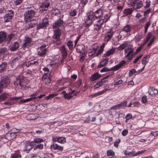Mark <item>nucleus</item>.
<instances>
[{"label": "nucleus", "mask_w": 158, "mask_h": 158, "mask_svg": "<svg viewBox=\"0 0 158 158\" xmlns=\"http://www.w3.org/2000/svg\"><path fill=\"white\" fill-rule=\"evenodd\" d=\"M7 66V63L6 62H3L0 64V73L5 71Z\"/></svg>", "instance_id": "nucleus-27"}, {"label": "nucleus", "mask_w": 158, "mask_h": 158, "mask_svg": "<svg viewBox=\"0 0 158 158\" xmlns=\"http://www.w3.org/2000/svg\"><path fill=\"white\" fill-rule=\"evenodd\" d=\"M22 0H15L14 3L16 5L20 4L22 2Z\"/></svg>", "instance_id": "nucleus-58"}, {"label": "nucleus", "mask_w": 158, "mask_h": 158, "mask_svg": "<svg viewBox=\"0 0 158 158\" xmlns=\"http://www.w3.org/2000/svg\"><path fill=\"white\" fill-rule=\"evenodd\" d=\"M103 10L101 9L97 10L94 13V16L96 18L102 19L103 18Z\"/></svg>", "instance_id": "nucleus-20"}, {"label": "nucleus", "mask_w": 158, "mask_h": 158, "mask_svg": "<svg viewBox=\"0 0 158 158\" xmlns=\"http://www.w3.org/2000/svg\"><path fill=\"white\" fill-rule=\"evenodd\" d=\"M11 100H10V99L9 100H8V101L4 102L3 103V105H8L9 106L11 105L12 104V102H10Z\"/></svg>", "instance_id": "nucleus-59"}, {"label": "nucleus", "mask_w": 158, "mask_h": 158, "mask_svg": "<svg viewBox=\"0 0 158 158\" xmlns=\"http://www.w3.org/2000/svg\"><path fill=\"white\" fill-rule=\"evenodd\" d=\"M131 29V27L130 25H127L124 26L123 28V31L126 32H128Z\"/></svg>", "instance_id": "nucleus-37"}, {"label": "nucleus", "mask_w": 158, "mask_h": 158, "mask_svg": "<svg viewBox=\"0 0 158 158\" xmlns=\"http://www.w3.org/2000/svg\"><path fill=\"white\" fill-rule=\"evenodd\" d=\"M31 23L26 25L25 27V29L28 30V29L32 28L35 27L36 24L37 23V21L35 19H34L32 21H30Z\"/></svg>", "instance_id": "nucleus-19"}, {"label": "nucleus", "mask_w": 158, "mask_h": 158, "mask_svg": "<svg viewBox=\"0 0 158 158\" xmlns=\"http://www.w3.org/2000/svg\"><path fill=\"white\" fill-rule=\"evenodd\" d=\"M128 133V130H123L122 132V134L123 135V136H125L126 135H127Z\"/></svg>", "instance_id": "nucleus-64"}, {"label": "nucleus", "mask_w": 158, "mask_h": 158, "mask_svg": "<svg viewBox=\"0 0 158 158\" xmlns=\"http://www.w3.org/2000/svg\"><path fill=\"white\" fill-rule=\"evenodd\" d=\"M132 6L136 10L140 8L142 6V2L139 0H131Z\"/></svg>", "instance_id": "nucleus-6"}, {"label": "nucleus", "mask_w": 158, "mask_h": 158, "mask_svg": "<svg viewBox=\"0 0 158 158\" xmlns=\"http://www.w3.org/2000/svg\"><path fill=\"white\" fill-rule=\"evenodd\" d=\"M24 145V151L27 153H28L31 150L32 148V147H30L29 143V141H26L23 144Z\"/></svg>", "instance_id": "nucleus-16"}, {"label": "nucleus", "mask_w": 158, "mask_h": 158, "mask_svg": "<svg viewBox=\"0 0 158 158\" xmlns=\"http://www.w3.org/2000/svg\"><path fill=\"white\" fill-rule=\"evenodd\" d=\"M43 145L42 144H40L36 146L34 148V150H36L37 148L42 149L43 148Z\"/></svg>", "instance_id": "nucleus-49"}, {"label": "nucleus", "mask_w": 158, "mask_h": 158, "mask_svg": "<svg viewBox=\"0 0 158 158\" xmlns=\"http://www.w3.org/2000/svg\"><path fill=\"white\" fill-rule=\"evenodd\" d=\"M5 136L7 138V139L9 140H10L15 138L16 136V135L11 132H10L9 131L8 133H6Z\"/></svg>", "instance_id": "nucleus-24"}, {"label": "nucleus", "mask_w": 158, "mask_h": 158, "mask_svg": "<svg viewBox=\"0 0 158 158\" xmlns=\"http://www.w3.org/2000/svg\"><path fill=\"white\" fill-rule=\"evenodd\" d=\"M77 11L76 10H73L69 13L70 15L72 16H74L77 15Z\"/></svg>", "instance_id": "nucleus-50"}, {"label": "nucleus", "mask_w": 158, "mask_h": 158, "mask_svg": "<svg viewBox=\"0 0 158 158\" xmlns=\"http://www.w3.org/2000/svg\"><path fill=\"white\" fill-rule=\"evenodd\" d=\"M104 91H101L99 92H98L97 93H95L94 94H93L92 95V96L93 97H97L98 96L100 95L103 94Z\"/></svg>", "instance_id": "nucleus-48"}, {"label": "nucleus", "mask_w": 158, "mask_h": 158, "mask_svg": "<svg viewBox=\"0 0 158 158\" xmlns=\"http://www.w3.org/2000/svg\"><path fill=\"white\" fill-rule=\"evenodd\" d=\"M113 34V32L111 31H109L107 33L105 37V40L108 42L109 40L112 37Z\"/></svg>", "instance_id": "nucleus-30"}, {"label": "nucleus", "mask_w": 158, "mask_h": 158, "mask_svg": "<svg viewBox=\"0 0 158 158\" xmlns=\"http://www.w3.org/2000/svg\"><path fill=\"white\" fill-rule=\"evenodd\" d=\"M6 51L7 49L5 47L0 49V57L2 56Z\"/></svg>", "instance_id": "nucleus-38"}, {"label": "nucleus", "mask_w": 158, "mask_h": 158, "mask_svg": "<svg viewBox=\"0 0 158 158\" xmlns=\"http://www.w3.org/2000/svg\"><path fill=\"white\" fill-rule=\"evenodd\" d=\"M60 50L62 54V56L64 58H65L67 56V52L64 46L60 47Z\"/></svg>", "instance_id": "nucleus-26"}, {"label": "nucleus", "mask_w": 158, "mask_h": 158, "mask_svg": "<svg viewBox=\"0 0 158 158\" xmlns=\"http://www.w3.org/2000/svg\"><path fill=\"white\" fill-rule=\"evenodd\" d=\"M50 74L48 73H45L42 77V80L46 84L50 83L51 82V79L49 76Z\"/></svg>", "instance_id": "nucleus-14"}, {"label": "nucleus", "mask_w": 158, "mask_h": 158, "mask_svg": "<svg viewBox=\"0 0 158 158\" xmlns=\"http://www.w3.org/2000/svg\"><path fill=\"white\" fill-rule=\"evenodd\" d=\"M133 52V49L132 48V46H129L127 48L125 49L124 52L125 53L128 52Z\"/></svg>", "instance_id": "nucleus-41"}, {"label": "nucleus", "mask_w": 158, "mask_h": 158, "mask_svg": "<svg viewBox=\"0 0 158 158\" xmlns=\"http://www.w3.org/2000/svg\"><path fill=\"white\" fill-rule=\"evenodd\" d=\"M6 33L5 31H0V44L6 42Z\"/></svg>", "instance_id": "nucleus-18"}, {"label": "nucleus", "mask_w": 158, "mask_h": 158, "mask_svg": "<svg viewBox=\"0 0 158 158\" xmlns=\"http://www.w3.org/2000/svg\"><path fill=\"white\" fill-rule=\"evenodd\" d=\"M33 141L35 143H38L43 141V140L42 139L37 138L35 139Z\"/></svg>", "instance_id": "nucleus-53"}, {"label": "nucleus", "mask_w": 158, "mask_h": 158, "mask_svg": "<svg viewBox=\"0 0 158 158\" xmlns=\"http://www.w3.org/2000/svg\"><path fill=\"white\" fill-rule=\"evenodd\" d=\"M21 57L20 56L17 57L15 58H14L12 61V63L14 64L17 62L20 59Z\"/></svg>", "instance_id": "nucleus-46"}, {"label": "nucleus", "mask_w": 158, "mask_h": 158, "mask_svg": "<svg viewBox=\"0 0 158 158\" xmlns=\"http://www.w3.org/2000/svg\"><path fill=\"white\" fill-rule=\"evenodd\" d=\"M127 46V43H124L120 45L118 47V49L119 50H122L123 49Z\"/></svg>", "instance_id": "nucleus-39"}, {"label": "nucleus", "mask_w": 158, "mask_h": 158, "mask_svg": "<svg viewBox=\"0 0 158 158\" xmlns=\"http://www.w3.org/2000/svg\"><path fill=\"white\" fill-rule=\"evenodd\" d=\"M110 17V16L107 14H106L103 16L102 21L103 23L107 22Z\"/></svg>", "instance_id": "nucleus-40"}, {"label": "nucleus", "mask_w": 158, "mask_h": 158, "mask_svg": "<svg viewBox=\"0 0 158 158\" xmlns=\"http://www.w3.org/2000/svg\"><path fill=\"white\" fill-rule=\"evenodd\" d=\"M110 76V75H108L106 76V77H104L103 79H101L99 81L100 82V83L102 85H103L106 84V83L108 81L107 80H106V79Z\"/></svg>", "instance_id": "nucleus-36"}, {"label": "nucleus", "mask_w": 158, "mask_h": 158, "mask_svg": "<svg viewBox=\"0 0 158 158\" xmlns=\"http://www.w3.org/2000/svg\"><path fill=\"white\" fill-rule=\"evenodd\" d=\"M19 46V43L17 42H15L11 44L9 46V49L11 51L14 52L18 49Z\"/></svg>", "instance_id": "nucleus-13"}, {"label": "nucleus", "mask_w": 158, "mask_h": 158, "mask_svg": "<svg viewBox=\"0 0 158 158\" xmlns=\"http://www.w3.org/2000/svg\"><path fill=\"white\" fill-rule=\"evenodd\" d=\"M38 94L37 93H35L30 96L29 98L26 99L22 100L20 101L21 103H25L27 102H30L31 101L33 100L36 99V96Z\"/></svg>", "instance_id": "nucleus-10"}, {"label": "nucleus", "mask_w": 158, "mask_h": 158, "mask_svg": "<svg viewBox=\"0 0 158 158\" xmlns=\"http://www.w3.org/2000/svg\"><path fill=\"white\" fill-rule=\"evenodd\" d=\"M21 157L20 155L19 154L15 153L13 154L11 156V158H20Z\"/></svg>", "instance_id": "nucleus-52"}, {"label": "nucleus", "mask_w": 158, "mask_h": 158, "mask_svg": "<svg viewBox=\"0 0 158 158\" xmlns=\"http://www.w3.org/2000/svg\"><path fill=\"white\" fill-rule=\"evenodd\" d=\"M50 5V2L47 1L43 2L40 6V11L42 12H44V11H46L48 10Z\"/></svg>", "instance_id": "nucleus-7"}, {"label": "nucleus", "mask_w": 158, "mask_h": 158, "mask_svg": "<svg viewBox=\"0 0 158 158\" xmlns=\"http://www.w3.org/2000/svg\"><path fill=\"white\" fill-rule=\"evenodd\" d=\"M108 156H113L114 155V153L112 150H108L106 152Z\"/></svg>", "instance_id": "nucleus-45"}, {"label": "nucleus", "mask_w": 158, "mask_h": 158, "mask_svg": "<svg viewBox=\"0 0 158 158\" xmlns=\"http://www.w3.org/2000/svg\"><path fill=\"white\" fill-rule=\"evenodd\" d=\"M150 1L149 0L147 1L146 2V5L144 6V7L145 8H147L150 6Z\"/></svg>", "instance_id": "nucleus-61"}, {"label": "nucleus", "mask_w": 158, "mask_h": 158, "mask_svg": "<svg viewBox=\"0 0 158 158\" xmlns=\"http://www.w3.org/2000/svg\"><path fill=\"white\" fill-rule=\"evenodd\" d=\"M58 145L56 143H54L52 144L51 146V148L52 149L56 150L58 147Z\"/></svg>", "instance_id": "nucleus-56"}, {"label": "nucleus", "mask_w": 158, "mask_h": 158, "mask_svg": "<svg viewBox=\"0 0 158 158\" xmlns=\"http://www.w3.org/2000/svg\"><path fill=\"white\" fill-rule=\"evenodd\" d=\"M10 132H11L12 133H13L16 135V134L17 133H18L19 132V130H18L15 129V128H13L11 130Z\"/></svg>", "instance_id": "nucleus-63"}, {"label": "nucleus", "mask_w": 158, "mask_h": 158, "mask_svg": "<svg viewBox=\"0 0 158 158\" xmlns=\"http://www.w3.org/2000/svg\"><path fill=\"white\" fill-rule=\"evenodd\" d=\"M67 45L69 49H72L73 47V44L72 41H69L67 43Z\"/></svg>", "instance_id": "nucleus-44"}, {"label": "nucleus", "mask_w": 158, "mask_h": 158, "mask_svg": "<svg viewBox=\"0 0 158 158\" xmlns=\"http://www.w3.org/2000/svg\"><path fill=\"white\" fill-rule=\"evenodd\" d=\"M31 39L29 37L25 38L24 42L23 44L22 48L24 49L27 46H28L31 42Z\"/></svg>", "instance_id": "nucleus-22"}, {"label": "nucleus", "mask_w": 158, "mask_h": 158, "mask_svg": "<svg viewBox=\"0 0 158 158\" xmlns=\"http://www.w3.org/2000/svg\"><path fill=\"white\" fill-rule=\"evenodd\" d=\"M155 132H154L153 133L152 132H150L149 131H146L143 133V135L145 137H151V139H148V141H150L155 139V135L156 136V135L155 134Z\"/></svg>", "instance_id": "nucleus-15"}, {"label": "nucleus", "mask_w": 158, "mask_h": 158, "mask_svg": "<svg viewBox=\"0 0 158 158\" xmlns=\"http://www.w3.org/2000/svg\"><path fill=\"white\" fill-rule=\"evenodd\" d=\"M14 15V12L12 10H8L7 11L4 17V22L6 23L10 22L13 17Z\"/></svg>", "instance_id": "nucleus-4"}, {"label": "nucleus", "mask_w": 158, "mask_h": 158, "mask_svg": "<svg viewBox=\"0 0 158 158\" xmlns=\"http://www.w3.org/2000/svg\"><path fill=\"white\" fill-rule=\"evenodd\" d=\"M136 72V71L135 69H131L129 72V76L131 77L134 73H135Z\"/></svg>", "instance_id": "nucleus-54"}, {"label": "nucleus", "mask_w": 158, "mask_h": 158, "mask_svg": "<svg viewBox=\"0 0 158 158\" xmlns=\"http://www.w3.org/2000/svg\"><path fill=\"white\" fill-rule=\"evenodd\" d=\"M151 23L149 21L147 22L146 23L145 25V26L144 27V33L145 34H146L148 30V29Z\"/></svg>", "instance_id": "nucleus-43"}, {"label": "nucleus", "mask_w": 158, "mask_h": 158, "mask_svg": "<svg viewBox=\"0 0 158 158\" xmlns=\"http://www.w3.org/2000/svg\"><path fill=\"white\" fill-rule=\"evenodd\" d=\"M48 24V21L47 18L43 19L42 22H40L37 25L36 28L39 30L46 27Z\"/></svg>", "instance_id": "nucleus-8"}, {"label": "nucleus", "mask_w": 158, "mask_h": 158, "mask_svg": "<svg viewBox=\"0 0 158 158\" xmlns=\"http://www.w3.org/2000/svg\"><path fill=\"white\" fill-rule=\"evenodd\" d=\"M64 137H60L57 139V140L60 143H63V141L65 140Z\"/></svg>", "instance_id": "nucleus-55"}, {"label": "nucleus", "mask_w": 158, "mask_h": 158, "mask_svg": "<svg viewBox=\"0 0 158 158\" xmlns=\"http://www.w3.org/2000/svg\"><path fill=\"white\" fill-rule=\"evenodd\" d=\"M94 20V17L93 15H89L86 16L85 21L86 27L90 26Z\"/></svg>", "instance_id": "nucleus-9"}, {"label": "nucleus", "mask_w": 158, "mask_h": 158, "mask_svg": "<svg viewBox=\"0 0 158 158\" xmlns=\"http://www.w3.org/2000/svg\"><path fill=\"white\" fill-rule=\"evenodd\" d=\"M76 51L78 53H84L85 50L84 46L83 45H78L76 48Z\"/></svg>", "instance_id": "nucleus-25"}, {"label": "nucleus", "mask_w": 158, "mask_h": 158, "mask_svg": "<svg viewBox=\"0 0 158 158\" xmlns=\"http://www.w3.org/2000/svg\"><path fill=\"white\" fill-rule=\"evenodd\" d=\"M37 11V9L34 8H27L24 15L25 21L26 22L32 21L34 19L33 18L35 16Z\"/></svg>", "instance_id": "nucleus-1"}, {"label": "nucleus", "mask_w": 158, "mask_h": 158, "mask_svg": "<svg viewBox=\"0 0 158 158\" xmlns=\"http://www.w3.org/2000/svg\"><path fill=\"white\" fill-rule=\"evenodd\" d=\"M54 33L52 38L53 39V42L56 45H60L61 44L60 37L61 36V30L57 28L54 31Z\"/></svg>", "instance_id": "nucleus-3"}, {"label": "nucleus", "mask_w": 158, "mask_h": 158, "mask_svg": "<svg viewBox=\"0 0 158 158\" xmlns=\"http://www.w3.org/2000/svg\"><path fill=\"white\" fill-rule=\"evenodd\" d=\"M120 139H117L114 143V145L115 147H117L118 146V144L120 143Z\"/></svg>", "instance_id": "nucleus-60"}, {"label": "nucleus", "mask_w": 158, "mask_h": 158, "mask_svg": "<svg viewBox=\"0 0 158 158\" xmlns=\"http://www.w3.org/2000/svg\"><path fill=\"white\" fill-rule=\"evenodd\" d=\"M127 104V102L126 101H124L119 104H118L115 106V108L116 109H118L121 107H126Z\"/></svg>", "instance_id": "nucleus-34"}, {"label": "nucleus", "mask_w": 158, "mask_h": 158, "mask_svg": "<svg viewBox=\"0 0 158 158\" xmlns=\"http://www.w3.org/2000/svg\"><path fill=\"white\" fill-rule=\"evenodd\" d=\"M133 12V10L132 9L128 8L124 9L123 12V13L126 15H131Z\"/></svg>", "instance_id": "nucleus-31"}, {"label": "nucleus", "mask_w": 158, "mask_h": 158, "mask_svg": "<svg viewBox=\"0 0 158 158\" xmlns=\"http://www.w3.org/2000/svg\"><path fill=\"white\" fill-rule=\"evenodd\" d=\"M100 75L98 73H95L92 75L90 77V80L91 81H94L99 78L100 77Z\"/></svg>", "instance_id": "nucleus-32"}, {"label": "nucleus", "mask_w": 158, "mask_h": 158, "mask_svg": "<svg viewBox=\"0 0 158 158\" xmlns=\"http://www.w3.org/2000/svg\"><path fill=\"white\" fill-rule=\"evenodd\" d=\"M56 95L57 94H50L48 96L46 97V99L47 100H48L50 99L56 97Z\"/></svg>", "instance_id": "nucleus-47"}, {"label": "nucleus", "mask_w": 158, "mask_h": 158, "mask_svg": "<svg viewBox=\"0 0 158 158\" xmlns=\"http://www.w3.org/2000/svg\"><path fill=\"white\" fill-rule=\"evenodd\" d=\"M115 48H113L107 51V52L104 54V56L106 57L112 55L115 52Z\"/></svg>", "instance_id": "nucleus-28"}, {"label": "nucleus", "mask_w": 158, "mask_h": 158, "mask_svg": "<svg viewBox=\"0 0 158 158\" xmlns=\"http://www.w3.org/2000/svg\"><path fill=\"white\" fill-rule=\"evenodd\" d=\"M61 93L64 95V97L66 99H69L73 97V96L71 95L69 93H66L65 91H63Z\"/></svg>", "instance_id": "nucleus-33"}, {"label": "nucleus", "mask_w": 158, "mask_h": 158, "mask_svg": "<svg viewBox=\"0 0 158 158\" xmlns=\"http://www.w3.org/2000/svg\"><path fill=\"white\" fill-rule=\"evenodd\" d=\"M10 83V80L7 76L5 75L1 77L0 81V84L1 85H3L5 88H6Z\"/></svg>", "instance_id": "nucleus-5"}, {"label": "nucleus", "mask_w": 158, "mask_h": 158, "mask_svg": "<svg viewBox=\"0 0 158 158\" xmlns=\"http://www.w3.org/2000/svg\"><path fill=\"white\" fill-rule=\"evenodd\" d=\"M101 86H102L101 84L100 83V82L98 81L95 85L94 87L95 88L97 89Z\"/></svg>", "instance_id": "nucleus-62"}, {"label": "nucleus", "mask_w": 158, "mask_h": 158, "mask_svg": "<svg viewBox=\"0 0 158 158\" xmlns=\"http://www.w3.org/2000/svg\"><path fill=\"white\" fill-rule=\"evenodd\" d=\"M46 47V45L42 46L40 47V50L38 52V55L40 56H44L47 51V50L45 48Z\"/></svg>", "instance_id": "nucleus-12"}, {"label": "nucleus", "mask_w": 158, "mask_h": 158, "mask_svg": "<svg viewBox=\"0 0 158 158\" xmlns=\"http://www.w3.org/2000/svg\"><path fill=\"white\" fill-rule=\"evenodd\" d=\"M109 59H106L103 60L100 63V64L98 66V68H100L106 66L108 63Z\"/></svg>", "instance_id": "nucleus-29"}, {"label": "nucleus", "mask_w": 158, "mask_h": 158, "mask_svg": "<svg viewBox=\"0 0 158 158\" xmlns=\"http://www.w3.org/2000/svg\"><path fill=\"white\" fill-rule=\"evenodd\" d=\"M143 33L142 32L139 33L138 35H137L135 38V40L137 41H139L140 39L142 37Z\"/></svg>", "instance_id": "nucleus-42"}, {"label": "nucleus", "mask_w": 158, "mask_h": 158, "mask_svg": "<svg viewBox=\"0 0 158 158\" xmlns=\"http://www.w3.org/2000/svg\"><path fill=\"white\" fill-rule=\"evenodd\" d=\"M63 21L60 19H59L57 22L53 24L52 27L55 29L61 26L63 24Z\"/></svg>", "instance_id": "nucleus-21"}, {"label": "nucleus", "mask_w": 158, "mask_h": 158, "mask_svg": "<svg viewBox=\"0 0 158 158\" xmlns=\"http://www.w3.org/2000/svg\"><path fill=\"white\" fill-rule=\"evenodd\" d=\"M103 23V21H102V18L98 20L94 24V29L97 31H98L101 29Z\"/></svg>", "instance_id": "nucleus-11"}, {"label": "nucleus", "mask_w": 158, "mask_h": 158, "mask_svg": "<svg viewBox=\"0 0 158 158\" xmlns=\"http://www.w3.org/2000/svg\"><path fill=\"white\" fill-rule=\"evenodd\" d=\"M87 0H81V5L83 6H84L87 3Z\"/></svg>", "instance_id": "nucleus-57"}, {"label": "nucleus", "mask_w": 158, "mask_h": 158, "mask_svg": "<svg viewBox=\"0 0 158 158\" xmlns=\"http://www.w3.org/2000/svg\"><path fill=\"white\" fill-rule=\"evenodd\" d=\"M14 84L15 85H19L21 87L25 88L27 87V84L26 78L23 76L20 75L18 76L14 81Z\"/></svg>", "instance_id": "nucleus-2"}, {"label": "nucleus", "mask_w": 158, "mask_h": 158, "mask_svg": "<svg viewBox=\"0 0 158 158\" xmlns=\"http://www.w3.org/2000/svg\"><path fill=\"white\" fill-rule=\"evenodd\" d=\"M15 35L14 34L10 33L7 36H6V42L7 45L9 44L12 39L15 37Z\"/></svg>", "instance_id": "nucleus-23"}, {"label": "nucleus", "mask_w": 158, "mask_h": 158, "mask_svg": "<svg viewBox=\"0 0 158 158\" xmlns=\"http://www.w3.org/2000/svg\"><path fill=\"white\" fill-rule=\"evenodd\" d=\"M126 63V62L124 60L122 61L120 63L114 66L113 67H112L110 69V71L112 70H116L119 69L122 66H123L124 64Z\"/></svg>", "instance_id": "nucleus-17"}, {"label": "nucleus", "mask_w": 158, "mask_h": 158, "mask_svg": "<svg viewBox=\"0 0 158 158\" xmlns=\"http://www.w3.org/2000/svg\"><path fill=\"white\" fill-rule=\"evenodd\" d=\"M158 93V90L153 88H152L149 90V94L151 95L156 94Z\"/></svg>", "instance_id": "nucleus-35"}, {"label": "nucleus", "mask_w": 158, "mask_h": 158, "mask_svg": "<svg viewBox=\"0 0 158 158\" xmlns=\"http://www.w3.org/2000/svg\"><path fill=\"white\" fill-rule=\"evenodd\" d=\"M31 65H38L39 64V62L37 60H31Z\"/></svg>", "instance_id": "nucleus-51"}]
</instances>
